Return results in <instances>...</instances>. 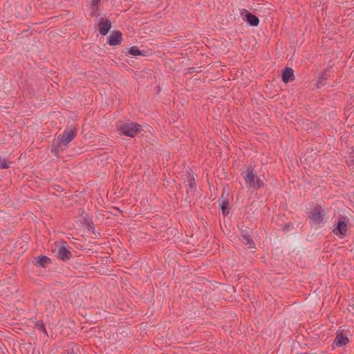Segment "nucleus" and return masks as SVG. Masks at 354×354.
Masks as SVG:
<instances>
[{
    "mask_svg": "<svg viewBox=\"0 0 354 354\" xmlns=\"http://www.w3.org/2000/svg\"><path fill=\"white\" fill-rule=\"evenodd\" d=\"M116 127L120 135L131 138H134L142 131V126L136 122H118Z\"/></svg>",
    "mask_w": 354,
    "mask_h": 354,
    "instance_id": "nucleus-1",
    "label": "nucleus"
},
{
    "mask_svg": "<svg viewBox=\"0 0 354 354\" xmlns=\"http://www.w3.org/2000/svg\"><path fill=\"white\" fill-rule=\"evenodd\" d=\"M243 176L248 188L257 190L264 185L263 180L256 175L252 168H248L245 174L243 173Z\"/></svg>",
    "mask_w": 354,
    "mask_h": 354,
    "instance_id": "nucleus-2",
    "label": "nucleus"
},
{
    "mask_svg": "<svg viewBox=\"0 0 354 354\" xmlns=\"http://www.w3.org/2000/svg\"><path fill=\"white\" fill-rule=\"evenodd\" d=\"M55 252H57V257L62 261L68 260L72 257L71 248L63 241L56 243Z\"/></svg>",
    "mask_w": 354,
    "mask_h": 354,
    "instance_id": "nucleus-3",
    "label": "nucleus"
},
{
    "mask_svg": "<svg viewBox=\"0 0 354 354\" xmlns=\"http://www.w3.org/2000/svg\"><path fill=\"white\" fill-rule=\"evenodd\" d=\"M324 209L321 206L315 207L308 216L311 223L319 225L324 221Z\"/></svg>",
    "mask_w": 354,
    "mask_h": 354,
    "instance_id": "nucleus-4",
    "label": "nucleus"
},
{
    "mask_svg": "<svg viewBox=\"0 0 354 354\" xmlns=\"http://www.w3.org/2000/svg\"><path fill=\"white\" fill-rule=\"evenodd\" d=\"M77 135L76 128L71 126L70 128L66 129L62 134L59 135L58 139L62 141V144L68 145Z\"/></svg>",
    "mask_w": 354,
    "mask_h": 354,
    "instance_id": "nucleus-5",
    "label": "nucleus"
},
{
    "mask_svg": "<svg viewBox=\"0 0 354 354\" xmlns=\"http://www.w3.org/2000/svg\"><path fill=\"white\" fill-rule=\"evenodd\" d=\"M349 340L346 335H344L342 330L338 329L336 337L333 342V347H342L348 343Z\"/></svg>",
    "mask_w": 354,
    "mask_h": 354,
    "instance_id": "nucleus-6",
    "label": "nucleus"
},
{
    "mask_svg": "<svg viewBox=\"0 0 354 354\" xmlns=\"http://www.w3.org/2000/svg\"><path fill=\"white\" fill-rule=\"evenodd\" d=\"M108 44L110 46H118L122 42V32L119 30H115L108 37Z\"/></svg>",
    "mask_w": 354,
    "mask_h": 354,
    "instance_id": "nucleus-7",
    "label": "nucleus"
},
{
    "mask_svg": "<svg viewBox=\"0 0 354 354\" xmlns=\"http://www.w3.org/2000/svg\"><path fill=\"white\" fill-rule=\"evenodd\" d=\"M111 28V22L109 19L102 18L99 22V32L102 35H106Z\"/></svg>",
    "mask_w": 354,
    "mask_h": 354,
    "instance_id": "nucleus-8",
    "label": "nucleus"
},
{
    "mask_svg": "<svg viewBox=\"0 0 354 354\" xmlns=\"http://www.w3.org/2000/svg\"><path fill=\"white\" fill-rule=\"evenodd\" d=\"M51 260L45 255H39L33 260V264L37 268H46Z\"/></svg>",
    "mask_w": 354,
    "mask_h": 354,
    "instance_id": "nucleus-9",
    "label": "nucleus"
},
{
    "mask_svg": "<svg viewBox=\"0 0 354 354\" xmlns=\"http://www.w3.org/2000/svg\"><path fill=\"white\" fill-rule=\"evenodd\" d=\"M281 78L284 83H288L290 80H294V71H293L292 68L286 67L283 71Z\"/></svg>",
    "mask_w": 354,
    "mask_h": 354,
    "instance_id": "nucleus-10",
    "label": "nucleus"
},
{
    "mask_svg": "<svg viewBox=\"0 0 354 354\" xmlns=\"http://www.w3.org/2000/svg\"><path fill=\"white\" fill-rule=\"evenodd\" d=\"M68 148V145H66L65 144H62V141L59 140L58 143H53L51 147V151L52 153L55 155L58 156V154L64 151L65 149Z\"/></svg>",
    "mask_w": 354,
    "mask_h": 354,
    "instance_id": "nucleus-11",
    "label": "nucleus"
},
{
    "mask_svg": "<svg viewBox=\"0 0 354 354\" xmlns=\"http://www.w3.org/2000/svg\"><path fill=\"white\" fill-rule=\"evenodd\" d=\"M245 17L247 19L248 22L251 26H257L259 23V18L251 12H248L246 13Z\"/></svg>",
    "mask_w": 354,
    "mask_h": 354,
    "instance_id": "nucleus-12",
    "label": "nucleus"
},
{
    "mask_svg": "<svg viewBox=\"0 0 354 354\" xmlns=\"http://www.w3.org/2000/svg\"><path fill=\"white\" fill-rule=\"evenodd\" d=\"M336 230L339 234L344 236L347 231V225L346 222L344 221H339L337 223Z\"/></svg>",
    "mask_w": 354,
    "mask_h": 354,
    "instance_id": "nucleus-13",
    "label": "nucleus"
},
{
    "mask_svg": "<svg viewBox=\"0 0 354 354\" xmlns=\"http://www.w3.org/2000/svg\"><path fill=\"white\" fill-rule=\"evenodd\" d=\"M229 202L227 198H225L222 200L221 203H220L221 209L222 210V214L223 216H226L229 214Z\"/></svg>",
    "mask_w": 354,
    "mask_h": 354,
    "instance_id": "nucleus-14",
    "label": "nucleus"
},
{
    "mask_svg": "<svg viewBox=\"0 0 354 354\" xmlns=\"http://www.w3.org/2000/svg\"><path fill=\"white\" fill-rule=\"evenodd\" d=\"M241 241L243 244L248 245L250 248H254V243L248 234H244L241 237Z\"/></svg>",
    "mask_w": 354,
    "mask_h": 354,
    "instance_id": "nucleus-15",
    "label": "nucleus"
},
{
    "mask_svg": "<svg viewBox=\"0 0 354 354\" xmlns=\"http://www.w3.org/2000/svg\"><path fill=\"white\" fill-rule=\"evenodd\" d=\"M129 53L133 56H140V55L143 56L144 55L143 52L142 50H140V49H138V48L137 46H132V47L129 48Z\"/></svg>",
    "mask_w": 354,
    "mask_h": 354,
    "instance_id": "nucleus-16",
    "label": "nucleus"
},
{
    "mask_svg": "<svg viewBox=\"0 0 354 354\" xmlns=\"http://www.w3.org/2000/svg\"><path fill=\"white\" fill-rule=\"evenodd\" d=\"M91 16H99V5L90 4Z\"/></svg>",
    "mask_w": 354,
    "mask_h": 354,
    "instance_id": "nucleus-17",
    "label": "nucleus"
},
{
    "mask_svg": "<svg viewBox=\"0 0 354 354\" xmlns=\"http://www.w3.org/2000/svg\"><path fill=\"white\" fill-rule=\"evenodd\" d=\"M9 168V163L5 158H0V169Z\"/></svg>",
    "mask_w": 354,
    "mask_h": 354,
    "instance_id": "nucleus-18",
    "label": "nucleus"
},
{
    "mask_svg": "<svg viewBox=\"0 0 354 354\" xmlns=\"http://www.w3.org/2000/svg\"><path fill=\"white\" fill-rule=\"evenodd\" d=\"M39 329L44 332L45 334H47V330L46 329V327L44 326V324H41L40 326H39Z\"/></svg>",
    "mask_w": 354,
    "mask_h": 354,
    "instance_id": "nucleus-19",
    "label": "nucleus"
},
{
    "mask_svg": "<svg viewBox=\"0 0 354 354\" xmlns=\"http://www.w3.org/2000/svg\"><path fill=\"white\" fill-rule=\"evenodd\" d=\"M101 0H91V4L99 5Z\"/></svg>",
    "mask_w": 354,
    "mask_h": 354,
    "instance_id": "nucleus-20",
    "label": "nucleus"
},
{
    "mask_svg": "<svg viewBox=\"0 0 354 354\" xmlns=\"http://www.w3.org/2000/svg\"><path fill=\"white\" fill-rule=\"evenodd\" d=\"M194 185H195V183H192V180H190L189 183V187H190L191 189L194 188Z\"/></svg>",
    "mask_w": 354,
    "mask_h": 354,
    "instance_id": "nucleus-21",
    "label": "nucleus"
},
{
    "mask_svg": "<svg viewBox=\"0 0 354 354\" xmlns=\"http://www.w3.org/2000/svg\"><path fill=\"white\" fill-rule=\"evenodd\" d=\"M333 232L335 233V234H337V233L335 232V230H334Z\"/></svg>",
    "mask_w": 354,
    "mask_h": 354,
    "instance_id": "nucleus-22",
    "label": "nucleus"
},
{
    "mask_svg": "<svg viewBox=\"0 0 354 354\" xmlns=\"http://www.w3.org/2000/svg\"><path fill=\"white\" fill-rule=\"evenodd\" d=\"M72 354H76V353H72Z\"/></svg>",
    "mask_w": 354,
    "mask_h": 354,
    "instance_id": "nucleus-23",
    "label": "nucleus"
}]
</instances>
